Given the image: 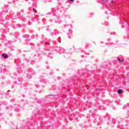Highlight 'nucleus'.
<instances>
[{
  "label": "nucleus",
  "mask_w": 129,
  "mask_h": 129,
  "mask_svg": "<svg viewBox=\"0 0 129 129\" xmlns=\"http://www.w3.org/2000/svg\"><path fill=\"white\" fill-rule=\"evenodd\" d=\"M111 4H112V3H114V1H112L111 2Z\"/></svg>",
  "instance_id": "7ed1b4c3"
},
{
  "label": "nucleus",
  "mask_w": 129,
  "mask_h": 129,
  "mask_svg": "<svg viewBox=\"0 0 129 129\" xmlns=\"http://www.w3.org/2000/svg\"><path fill=\"white\" fill-rule=\"evenodd\" d=\"M117 60H118V61L120 62V59L119 58H118Z\"/></svg>",
  "instance_id": "20e7f679"
},
{
  "label": "nucleus",
  "mask_w": 129,
  "mask_h": 129,
  "mask_svg": "<svg viewBox=\"0 0 129 129\" xmlns=\"http://www.w3.org/2000/svg\"><path fill=\"white\" fill-rule=\"evenodd\" d=\"M124 61V59H122V61H120V62H123Z\"/></svg>",
  "instance_id": "39448f33"
},
{
  "label": "nucleus",
  "mask_w": 129,
  "mask_h": 129,
  "mask_svg": "<svg viewBox=\"0 0 129 129\" xmlns=\"http://www.w3.org/2000/svg\"><path fill=\"white\" fill-rule=\"evenodd\" d=\"M2 56H3V57H4V58H5V59H7V58H8V57H9V55H8L7 54H3Z\"/></svg>",
  "instance_id": "f257e3e1"
},
{
  "label": "nucleus",
  "mask_w": 129,
  "mask_h": 129,
  "mask_svg": "<svg viewBox=\"0 0 129 129\" xmlns=\"http://www.w3.org/2000/svg\"><path fill=\"white\" fill-rule=\"evenodd\" d=\"M70 1H71V2H73V1H74V0H70Z\"/></svg>",
  "instance_id": "423d86ee"
},
{
  "label": "nucleus",
  "mask_w": 129,
  "mask_h": 129,
  "mask_svg": "<svg viewBox=\"0 0 129 129\" xmlns=\"http://www.w3.org/2000/svg\"><path fill=\"white\" fill-rule=\"evenodd\" d=\"M122 93V90H121V89L118 90V93L121 94Z\"/></svg>",
  "instance_id": "f03ea898"
}]
</instances>
